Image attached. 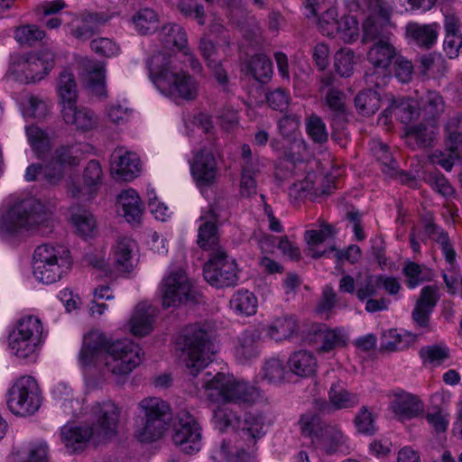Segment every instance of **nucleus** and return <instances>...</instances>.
<instances>
[{"label":"nucleus","mask_w":462,"mask_h":462,"mask_svg":"<svg viewBox=\"0 0 462 462\" xmlns=\"http://www.w3.org/2000/svg\"><path fill=\"white\" fill-rule=\"evenodd\" d=\"M142 363V349L129 338L113 339L99 330L83 337L79 364L87 372L97 369L102 381L111 379L122 385Z\"/></svg>","instance_id":"obj_1"},{"label":"nucleus","mask_w":462,"mask_h":462,"mask_svg":"<svg viewBox=\"0 0 462 462\" xmlns=\"http://www.w3.org/2000/svg\"><path fill=\"white\" fill-rule=\"evenodd\" d=\"M214 420L216 427L220 431H225L228 428L240 429L243 439L247 441V448L245 449L243 447H232L224 441L213 451V459L217 462H252L255 442L264 435L263 414L248 412L245 415L244 420L240 421L228 407L221 406L214 411Z\"/></svg>","instance_id":"obj_2"},{"label":"nucleus","mask_w":462,"mask_h":462,"mask_svg":"<svg viewBox=\"0 0 462 462\" xmlns=\"http://www.w3.org/2000/svg\"><path fill=\"white\" fill-rule=\"evenodd\" d=\"M180 61V57L155 52L146 61L149 77L163 96L175 101H193L199 96V82L179 68Z\"/></svg>","instance_id":"obj_3"},{"label":"nucleus","mask_w":462,"mask_h":462,"mask_svg":"<svg viewBox=\"0 0 462 462\" xmlns=\"http://www.w3.org/2000/svg\"><path fill=\"white\" fill-rule=\"evenodd\" d=\"M363 23V42H371L368 60L377 68H387L395 55L386 27L390 24V9L383 0H367Z\"/></svg>","instance_id":"obj_4"},{"label":"nucleus","mask_w":462,"mask_h":462,"mask_svg":"<svg viewBox=\"0 0 462 462\" xmlns=\"http://www.w3.org/2000/svg\"><path fill=\"white\" fill-rule=\"evenodd\" d=\"M171 406L159 397H145L137 404L134 437L140 442H154L164 436L169 428Z\"/></svg>","instance_id":"obj_5"},{"label":"nucleus","mask_w":462,"mask_h":462,"mask_svg":"<svg viewBox=\"0 0 462 462\" xmlns=\"http://www.w3.org/2000/svg\"><path fill=\"white\" fill-rule=\"evenodd\" d=\"M52 209L43 206L34 198H29L14 205L0 217V232L14 235L21 230H41L49 226Z\"/></svg>","instance_id":"obj_6"},{"label":"nucleus","mask_w":462,"mask_h":462,"mask_svg":"<svg viewBox=\"0 0 462 462\" xmlns=\"http://www.w3.org/2000/svg\"><path fill=\"white\" fill-rule=\"evenodd\" d=\"M203 388L208 400L215 403H253L261 397L254 386L223 373H217L213 377L207 374Z\"/></svg>","instance_id":"obj_7"},{"label":"nucleus","mask_w":462,"mask_h":462,"mask_svg":"<svg viewBox=\"0 0 462 462\" xmlns=\"http://www.w3.org/2000/svg\"><path fill=\"white\" fill-rule=\"evenodd\" d=\"M179 346L180 361L193 376L212 361V356L217 352L208 333L197 325L185 329Z\"/></svg>","instance_id":"obj_8"},{"label":"nucleus","mask_w":462,"mask_h":462,"mask_svg":"<svg viewBox=\"0 0 462 462\" xmlns=\"http://www.w3.org/2000/svg\"><path fill=\"white\" fill-rule=\"evenodd\" d=\"M71 264L69 251L60 245H41L33 253V275L45 284L61 280L70 270Z\"/></svg>","instance_id":"obj_9"},{"label":"nucleus","mask_w":462,"mask_h":462,"mask_svg":"<svg viewBox=\"0 0 462 462\" xmlns=\"http://www.w3.org/2000/svg\"><path fill=\"white\" fill-rule=\"evenodd\" d=\"M43 338V326L34 315L19 319L8 335V348L13 356L21 360L35 358Z\"/></svg>","instance_id":"obj_10"},{"label":"nucleus","mask_w":462,"mask_h":462,"mask_svg":"<svg viewBox=\"0 0 462 462\" xmlns=\"http://www.w3.org/2000/svg\"><path fill=\"white\" fill-rule=\"evenodd\" d=\"M42 393L36 379L31 375L17 378L6 393V406L16 417L35 414L42 403Z\"/></svg>","instance_id":"obj_11"},{"label":"nucleus","mask_w":462,"mask_h":462,"mask_svg":"<svg viewBox=\"0 0 462 462\" xmlns=\"http://www.w3.org/2000/svg\"><path fill=\"white\" fill-rule=\"evenodd\" d=\"M300 423L302 434L316 449L330 453L346 443L347 437L341 430L324 424L317 415L304 414Z\"/></svg>","instance_id":"obj_12"},{"label":"nucleus","mask_w":462,"mask_h":462,"mask_svg":"<svg viewBox=\"0 0 462 462\" xmlns=\"http://www.w3.org/2000/svg\"><path fill=\"white\" fill-rule=\"evenodd\" d=\"M54 54L48 50L39 53L14 56L10 72L23 83L36 82L42 79L53 68Z\"/></svg>","instance_id":"obj_13"},{"label":"nucleus","mask_w":462,"mask_h":462,"mask_svg":"<svg viewBox=\"0 0 462 462\" xmlns=\"http://www.w3.org/2000/svg\"><path fill=\"white\" fill-rule=\"evenodd\" d=\"M162 304L167 309L195 300L196 291L186 273L179 268L171 270L160 286Z\"/></svg>","instance_id":"obj_14"},{"label":"nucleus","mask_w":462,"mask_h":462,"mask_svg":"<svg viewBox=\"0 0 462 462\" xmlns=\"http://www.w3.org/2000/svg\"><path fill=\"white\" fill-rule=\"evenodd\" d=\"M237 264L222 249L213 251L204 266V277L212 286L222 288L235 285L238 280Z\"/></svg>","instance_id":"obj_15"},{"label":"nucleus","mask_w":462,"mask_h":462,"mask_svg":"<svg viewBox=\"0 0 462 462\" xmlns=\"http://www.w3.org/2000/svg\"><path fill=\"white\" fill-rule=\"evenodd\" d=\"M171 439L187 454L201 448V429L195 418L187 411H179L172 422Z\"/></svg>","instance_id":"obj_16"},{"label":"nucleus","mask_w":462,"mask_h":462,"mask_svg":"<svg viewBox=\"0 0 462 462\" xmlns=\"http://www.w3.org/2000/svg\"><path fill=\"white\" fill-rule=\"evenodd\" d=\"M448 150L446 153L442 151H435L430 155L432 163L440 165L449 171L456 161L462 162V114L451 118L448 125Z\"/></svg>","instance_id":"obj_17"},{"label":"nucleus","mask_w":462,"mask_h":462,"mask_svg":"<svg viewBox=\"0 0 462 462\" xmlns=\"http://www.w3.org/2000/svg\"><path fill=\"white\" fill-rule=\"evenodd\" d=\"M81 152L75 145H61L56 148L45 165L44 180L50 184L59 183L68 168L79 163Z\"/></svg>","instance_id":"obj_18"},{"label":"nucleus","mask_w":462,"mask_h":462,"mask_svg":"<svg viewBox=\"0 0 462 462\" xmlns=\"http://www.w3.org/2000/svg\"><path fill=\"white\" fill-rule=\"evenodd\" d=\"M159 39L165 48H176L180 52L176 56L180 59L182 57V62L188 63L193 70L201 69L200 63L187 46V35L181 26L175 23L165 24L159 32Z\"/></svg>","instance_id":"obj_19"},{"label":"nucleus","mask_w":462,"mask_h":462,"mask_svg":"<svg viewBox=\"0 0 462 462\" xmlns=\"http://www.w3.org/2000/svg\"><path fill=\"white\" fill-rule=\"evenodd\" d=\"M191 175L199 187H208L215 183L217 176V165L215 156L208 149L198 152L190 162Z\"/></svg>","instance_id":"obj_20"},{"label":"nucleus","mask_w":462,"mask_h":462,"mask_svg":"<svg viewBox=\"0 0 462 462\" xmlns=\"http://www.w3.org/2000/svg\"><path fill=\"white\" fill-rule=\"evenodd\" d=\"M97 426L94 431L98 436H106L116 432L121 415V409L111 400L96 402L92 407Z\"/></svg>","instance_id":"obj_21"},{"label":"nucleus","mask_w":462,"mask_h":462,"mask_svg":"<svg viewBox=\"0 0 462 462\" xmlns=\"http://www.w3.org/2000/svg\"><path fill=\"white\" fill-rule=\"evenodd\" d=\"M316 349L319 354H329L345 347L349 337L342 328H329L326 325H318L312 328Z\"/></svg>","instance_id":"obj_22"},{"label":"nucleus","mask_w":462,"mask_h":462,"mask_svg":"<svg viewBox=\"0 0 462 462\" xmlns=\"http://www.w3.org/2000/svg\"><path fill=\"white\" fill-rule=\"evenodd\" d=\"M60 116L65 125L81 133H87L98 126L97 116L89 108L79 106L77 103L60 108Z\"/></svg>","instance_id":"obj_23"},{"label":"nucleus","mask_w":462,"mask_h":462,"mask_svg":"<svg viewBox=\"0 0 462 462\" xmlns=\"http://www.w3.org/2000/svg\"><path fill=\"white\" fill-rule=\"evenodd\" d=\"M156 316V308L148 302H140L130 316L127 329L134 337H145L153 330Z\"/></svg>","instance_id":"obj_24"},{"label":"nucleus","mask_w":462,"mask_h":462,"mask_svg":"<svg viewBox=\"0 0 462 462\" xmlns=\"http://www.w3.org/2000/svg\"><path fill=\"white\" fill-rule=\"evenodd\" d=\"M96 434L88 424L70 421L60 430V439L69 452L74 453L85 448L90 438Z\"/></svg>","instance_id":"obj_25"},{"label":"nucleus","mask_w":462,"mask_h":462,"mask_svg":"<svg viewBox=\"0 0 462 462\" xmlns=\"http://www.w3.org/2000/svg\"><path fill=\"white\" fill-rule=\"evenodd\" d=\"M111 15L105 13L87 14L82 16H74L68 24L69 32L76 39L86 41L92 37L98 28L111 19Z\"/></svg>","instance_id":"obj_26"},{"label":"nucleus","mask_w":462,"mask_h":462,"mask_svg":"<svg viewBox=\"0 0 462 462\" xmlns=\"http://www.w3.org/2000/svg\"><path fill=\"white\" fill-rule=\"evenodd\" d=\"M140 160L135 153L116 151L111 160V173L117 180L130 181L140 173Z\"/></svg>","instance_id":"obj_27"},{"label":"nucleus","mask_w":462,"mask_h":462,"mask_svg":"<svg viewBox=\"0 0 462 462\" xmlns=\"http://www.w3.org/2000/svg\"><path fill=\"white\" fill-rule=\"evenodd\" d=\"M199 226L198 229V245L203 250L215 251L218 248L219 236L217 224L218 222V215L210 208L205 211L199 217Z\"/></svg>","instance_id":"obj_28"},{"label":"nucleus","mask_w":462,"mask_h":462,"mask_svg":"<svg viewBox=\"0 0 462 462\" xmlns=\"http://www.w3.org/2000/svg\"><path fill=\"white\" fill-rule=\"evenodd\" d=\"M390 407L394 415L402 421L418 417L423 411L422 402L404 391L393 393Z\"/></svg>","instance_id":"obj_29"},{"label":"nucleus","mask_w":462,"mask_h":462,"mask_svg":"<svg viewBox=\"0 0 462 462\" xmlns=\"http://www.w3.org/2000/svg\"><path fill=\"white\" fill-rule=\"evenodd\" d=\"M9 462H50V449L43 440H35L14 448Z\"/></svg>","instance_id":"obj_30"},{"label":"nucleus","mask_w":462,"mask_h":462,"mask_svg":"<svg viewBox=\"0 0 462 462\" xmlns=\"http://www.w3.org/2000/svg\"><path fill=\"white\" fill-rule=\"evenodd\" d=\"M116 210L129 223H139L143 216V205L138 193L128 189L116 199Z\"/></svg>","instance_id":"obj_31"},{"label":"nucleus","mask_w":462,"mask_h":462,"mask_svg":"<svg viewBox=\"0 0 462 462\" xmlns=\"http://www.w3.org/2000/svg\"><path fill=\"white\" fill-rule=\"evenodd\" d=\"M328 403L323 408L327 411H339L352 409L359 402L358 395L349 392L341 383L331 384L328 393Z\"/></svg>","instance_id":"obj_32"},{"label":"nucleus","mask_w":462,"mask_h":462,"mask_svg":"<svg viewBox=\"0 0 462 462\" xmlns=\"http://www.w3.org/2000/svg\"><path fill=\"white\" fill-rule=\"evenodd\" d=\"M329 185H324V178L316 172H308L302 180L293 183L289 189V195L295 199L307 194L321 195L328 193Z\"/></svg>","instance_id":"obj_33"},{"label":"nucleus","mask_w":462,"mask_h":462,"mask_svg":"<svg viewBox=\"0 0 462 462\" xmlns=\"http://www.w3.org/2000/svg\"><path fill=\"white\" fill-rule=\"evenodd\" d=\"M260 333L256 329L245 330L238 337L235 348L236 358L242 364L258 357L260 354Z\"/></svg>","instance_id":"obj_34"},{"label":"nucleus","mask_w":462,"mask_h":462,"mask_svg":"<svg viewBox=\"0 0 462 462\" xmlns=\"http://www.w3.org/2000/svg\"><path fill=\"white\" fill-rule=\"evenodd\" d=\"M392 114L404 125L411 124L419 116L414 101L403 97L393 98L379 121H383V124L386 125L389 121V115Z\"/></svg>","instance_id":"obj_35"},{"label":"nucleus","mask_w":462,"mask_h":462,"mask_svg":"<svg viewBox=\"0 0 462 462\" xmlns=\"http://www.w3.org/2000/svg\"><path fill=\"white\" fill-rule=\"evenodd\" d=\"M135 243L127 237L119 239L112 249L115 268L120 273H130L134 267Z\"/></svg>","instance_id":"obj_36"},{"label":"nucleus","mask_w":462,"mask_h":462,"mask_svg":"<svg viewBox=\"0 0 462 462\" xmlns=\"http://www.w3.org/2000/svg\"><path fill=\"white\" fill-rule=\"evenodd\" d=\"M83 66L87 71L88 88L97 97H106L107 91L106 88V69L105 65L97 60H84Z\"/></svg>","instance_id":"obj_37"},{"label":"nucleus","mask_w":462,"mask_h":462,"mask_svg":"<svg viewBox=\"0 0 462 462\" xmlns=\"http://www.w3.org/2000/svg\"><path fill=\"white\" fill-rule=\"evenodd\" d=\"M56 92L60 108L77 103L79 97L78 86L71 72L68 70L60 72L56 83Z\"/></svg>","instance_id":"obj_38"},{"label":"nucleus","mask_w":462,"mask_h":462,"mask_svg":"<svg viewBox=\"0 0 462 462\" xmlns=\"http://www.w3.org/2000/svg\"><path fill=\"white\" fill-rule=\"evenodd\" d=\"M290 372L300 377H310L316 373L317 359L313 353L306 350L294 352L288 360Z\"/></svg>","instance_id":"obj_39"},{"label":"nucleus","mask_w":462,"mask_h":462,"mask_svg":"<svg viewBox=\"0 0 462 462\" xmlns=\"http://www.w3.org/2000/svg\"><path fill=\"white\" fill-rule=\"evenodd\" d=\"M407 36L417 45L430 48L438 38L436 24H419L411 23L407 25Z\"/></svg>","instance_id":"obj_40"},{"label":"nucleus","mask_w":462,"mask_h":462,"mask_svg":"<svg viewBox=\"0 0 462 462\" xmlns=\"http://www.w3.org/2000/svg\"><path fill=\"white\" fill-rule=\"evenodd\" d=\"M334 235V227L325 222H320L319 229L306 230L304 238L309 245L310 254L314 258H319L326 254L327 251L319 252L315 248L324 243Z\"/></svg>","instance_id":"obj_41"},{"label":"nucleus","mask_w":462,"mask_h":462,"mask_svg":"<svg viewBox=\"0 0 462 462\" xmlns=\"http://www.w3.org/2000/svg\"><path fill=\"white\" fill-rule=\"evenodd\" d=\"M278 243V248L281 252L292 260H297L300 256V252L298 246L293 244L289 238L284 236L277 238L273 236H263V238L259 241L260 248L264 253H271L273 250V247Z\"/></svg>","instance_id":"obj_42"},{"label":"nucleus","mask_w":462,"mask_h":462,"mask_svg":"<svg viewBox=\"0 0 462 462\" xmlns=\"http://www.w3.org/2000/svg\"><path fill=\"white\" fill-rule=\"evenodd\" d=\"M230 309L241 316H251L257 310V299L254 293L247 290L236 291L229 301Z\"/></svg>","instance_id":"obj_43"},{"label":"nucleus","mask_w":462,"mask_h":462,"mask_svg":"<svg viewBox=\"0 0 462 462\" xmlns=\"http://www.w3.org/2000/svg\"><path fill=\"white\" fill-rule=\"evenodd\" d=\"M262 164L259 161L248 162L243 165L239 193L242 197H251L256 194V175L261 171Z\"/></svg>","instance_id":"obj_44"},{"label":"nucleus","mask_w":462,"mask_h":462,"mask_svg":"<svg viewBox=\"0 0 462 462\" xmlns=\"http://www.w3.org/2000/svg\"><path fill=\"white\" fill-rule=\"evenodd\" d=\"M298 329L297 321L291 317L274 319L267 328V335L275 341H282L293 336Z\"/></svg>","instance_id":"obj_45"},{"label":"nucleus","mask_w":462,"mask_h":462,"mask_svg":"<svg viewBox=\"0 0 462 462\" xmlns=\"http://www.w3.org/2000/svg\"><path fill=\"white\" fill-rule=\"evenodd\" d=\"M199 51L207 61L208 68L214 72L217 81L220 84H225L227 81V75L218 63L216 48L212 42L202 38L199 43Z\"/></svg>","instance_id":"obj_46"},{"label":"nucleus","mask_w":462,"mask_h":462,"mask_svg":"<svg viewBox=\"0 0 462 462\" xmlns=\"http://www.w3.org/2000/svg\"><path fill=\"white\" fill-rule=\"evenodd\" d=\"M132 112V108L125 100H116L106 106L104 116L106 122L112 125H123L128 122Z\"/></svg>","instance_id":"obj_47"},{"label":"nucleus","mask_w":462,"mask_h":462,"mask_svg":"<svg viewBox=\"0 0 462 462\" xmlns=\"http://www.w3.org/2000/svg\"><path fill=\"white\" fill-rule=\"evenodd\" d=\"M132 22L139 33L149 34L158 28L159 15L153 9L145 7L135 13Z\"/></svg>","instance_id":"obj_48"},{"label":"nucleus","mask_w":462,"mask_h":462,"mask_svg":"<svg viewBox=\"0 0 462 462\" xmlns=\"http://www.w3.org/2000/svg\"><path fill=\"white\" fill-rule=\"evenodd\" d=\"M247 68L254 79L262 83L268 82L273 76L272 60L263 54L253 56L248 62Z\"/></svg>","instance_id":"obj_49"},{"label":"nucleus","mask_w":462,"mask_h":462,"mask_svg":"<svg viewBox=\"0 0 462 462\" xmlns=\"http://www.w3.org/2000/svg\"><path fill=\"white\" fill-rule=\"evenodd\" d=\"M357 61L358 58L351 49L343 48L335 54L334 68L339 76L348 78L353 75Z\"/></svg>","instance_id":"obj_50"},{"label":"nucleus","mask_w":462,"mask_h":462,"mask_svg":"<svg viewBox=\"0 0 462 462\" xmlns=\"http://www.w3.org/2000/svg\"><path fill=\"white\" fill-rule=\"evenodd\" d=\"M421 112L424 117L433 119L444 112L445 102L441 95L436 91H427L420 97Z\"/></svg>","instance_id":"obj_51"},{"label":"nucleus","mask_w":462,"mask_h":462,"mask_svg":"<svg viewBox=\"0 0 462 462\" xmlns=\"http://www.w3.org/2000/svg\"><path fill=\"white\" fill-rule=\"evenodd\" d=\"M26 134L28 142L35 152L36 156L43 159L51 147L48 134L37 125L26 127Z\"/></svg>","instance_id":"obj_52"},{"label":"nucleus","mask_w":462,"mask_h":462,"mask_svg":"<svg viewBox=\"0 0 462 462\" xmlns=\"http://www.w3.org/2000/svg\"><path fill=\"white\" fill-rule=\"evenodd\" d=\"M328 9L323 11L318 20V26L320 32L328 37L336 36L338 14L337 10V0H329Z\"/></svg>","instance_id":"obj_53"},{"label":"nucleus","mask_w":462,"mask_h":462,"mask_svg":"<svg viewBox=\"0 0 462 462\" xmlns=\"http://www.w3.org/2000/svg\"><path fill=\"white\" fill-rule=\"evenodd\" d=\"M407 286L414 289L425 281H430L432 276L430 269L420 265L414 262H408L403 267Z\"/></svg>","instance_id":"obj_54"},{"label":"nucleus","mask_w":462,"mask_h":462,"mask_svg":"<svg viewBox=\"0 0 462 462\" xmlns=\"http://www.w3.org/2000/svg\"><path fill=\"white\" fill-rule=\"evenodd\" d=\"M380 103L379 94L370 89L360 92L355 98L357 111L365 116L374 115L380 108Z\"/></svg>","instance_id":"obj_55"},{"label":"nucleus","mask_w":462,"mask_h":462,"mask_svg":"<svg viewBox=\"0 0 462 462\" xmlns=\"http://www.w3.org/2000/svg\"><path fill=\"white\" fill-rule=\"evenodd\" d=\"M414 339L411 333L401 334L397 329H390L383 335L382 347L388 351H399L406 348Z\"/></svg>","instance_id":"obj_56"},{"label":"nucleus","mask_w":462,"mask_h":462,"mask_svg":"<svg viewBox=\"0 0 462 462\" xmlns=\"http://www.w3.org/2000/svg\"><path fill=\"white\" fill-rule=\"evenodd\" d=\"M70 221L77 232L84 236H91L96 228V220L93 215L86 209L73 208Z\"/></svg>","instance_id":"obj_57"},{"label":"nucleus","mask_w":462,"mask_h":462,"mask_svg":"<svg viewBox=\"0 0 462 462\" xmlns=\"http://www.w3.org/2000/svg\"><path fill=\"white\" fill-rule=\"evenodd\" d=\"M423 365H440L449 356L448 348L442 345L423 346L419 352Z\"/></svg>","instance_id":"obj_58"},{"label":"nucleus","mask_w":462,"mask_h":462,"mask_svg":"<svg viewBox=\"0 0 462 462\" xmlns=\"http://www.w3.org/2000/svg\"><path fill=\"white\" fill-rule=\"evenodd\" d=\"M336 35L344 42L352 43L359 38L358 22L354 16H343L337 23Z\"/></svg>","instance_id":"obj_59"},{"label":"nucleus","mask_w":462,"mask_h":462,"mask_svg":"<svg viewBox=\"0 0 462 462\" xmlns=\"http://www.w3.org/2000/svg\"><path fill=\"white\" fill-rule=\"evenodd\" d=\"M102 169L98 162L90 161L83 173L86 193L92 194L102 182Z\"/></svg>","instance_id":"obj_60"},{"label":"nucleus","mask_w":462,"mask_h":462,"mask_svg":"<svg viewBox=\"0 0 462 462\" xmlns=\"http://www.w3.org/2000/svg\"><path fill=\"white\" fill-rule=\"evenodd\" d=\"M306 131L309 137L317 143H324L328 139V133L326 124L316 116L311 115L306 120Z\"/></svg>","instance_id":"obj_61"},{"label":"nucleus","mask_w":462,"mask_h":462,"mask_svg":"<svg viewBox=\"0 0 462 462\" xmlns=\"http://www.w3.org/2000/svg\"><path fill=\"white\" fill-rule=\"evenodd\" d=\"M51 396L60 402L65 413H73V393L68 383L64 382L57 383L51 389Z\"/></svg>","instance_id":"obj_62"},{"label":"nucleus","mask_w":462,"mask_h":462,"mask_svg":"<svg viewBox=\"0 0 462 462\" xmlns=\"http://www.w3.org/2000/svg\"><path fill=\"white\" fill-rule=\"evenodd\" d=\"M285 368L278 358L267 360L262 368V376L269 383H278L284 378Z\"/></svg>","instance_id":"obj_63"},{"label":"nucleus","mask_w":462,"mask_h":462,"mask_svg":"<svg viewBox=\"0 0 462 462\" xmlns=\"http://www.w3.org/2000/svg\"><path fill=\"white\" fill-rule=\"evenodd\" d=\"M45 32L36 25H23L15 30V40L22 44H33L44 38Z\"/></svg>","instance_id":"obj_64"}]
</instances>
